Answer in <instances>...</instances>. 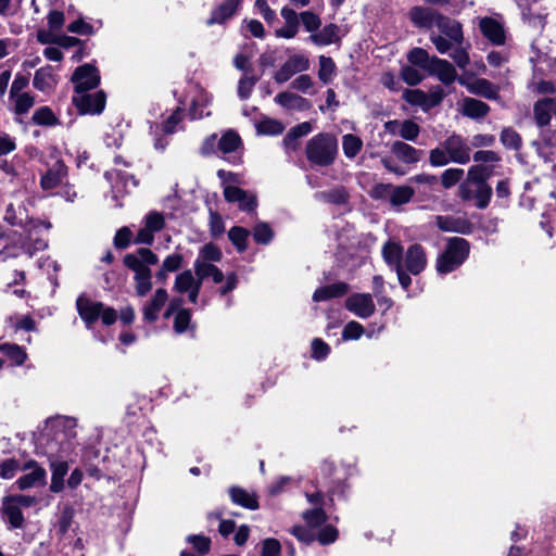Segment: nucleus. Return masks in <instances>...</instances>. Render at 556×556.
I'll list each match as a JSON object with an SVG mask.
<instances>
[{"label": "nucleus", "mask_w": 556, "mask_h": 556, "mask_svg": "<svg viewBox=\"0 0 556 556\" xmlns=\"http://www.w3.org/2000/svg\"><path fill=\"white\" fill-rule=\"evenodd\" d=\"M274 236V230L266 223H258L253 228V239L260 244L269 243Z\"/></svg>", "instance_id": "6e6d98bb"}, {"label": "nucleus", "mask_w": 556, "mask_h": 556, "mask_svg": "<svg viewBox=\"0 0 556 556\" xmlns=\"http://www.w3.org/2000/svg\"><path fill=\"white\" fill-rule=\"evenodd\" d=\"M464 169L462 168H447L441 175V182L445 189H450L462 180Z\"/></svg>", "instance_id": "4d7b16f0"}, {"label": "nucleus", "mask_w": 556, "mask_h": 556, "mask_svg": "<svg viewBox=\"0 0 556 556\" xmlns=\"http://www.w3.org/2000/svg\"><path fill=\"white\" fill-rule=\"evenodd\" d=\"M291 533L301 542L309 543L317 539L321 545L331 544L338 539V530L331 525L323 527L317 534L302 526L293 527Z\"/></svg>", "instance_id": "9b49d317"}, {"label": "nucleus", "mask_w": 556, "mask_h": 556, "mask_svg": "<svg viewBox=\"0 0 556 556\" xmlns=\"http://www.w3.org/2000/svg\"><path fill=\"white\" fill-rule=\"evenodd\" d=\"M198 282L199 278L190 269H187L176 276L174 290L178 293H186L192 290Z\"/></svg>", "instance_id": "a19ab883"}, {"label": "nucleus", "mask_w": 556, "mask_h": 556, "mask_svg": "<svg viewBox=\"0 0 556 556\" xmlns=\"http://www.w3.org/2000/svg\"><path fill=\"white\" fill-rule=\"evenodd\" d=\"M321 471L330 478L327 486L331 495L342 494L344 481L348 477L346 469L342 466L338 467L331 462H325L321 466Z\"/></svg>", "instance_id": "6ab92c4d"}, {"label": "nucleus", "mask_w": 556, "mask_h": 556, "mask_svg": "<svg viewBox=\"0 0 556 556\" xmlns=\"http://www.w3.org/2000/svg\"><path fill=\"white\" fill-rule=\"evenodd\" d=\"M106 94L100 90L94 93L88 91L75 92L72 98L73 104L80 114H100L105 106Z\"/></svg>", "instance_id": "6e6552de"}, {"label": "nucleus", "mask_w": 556, "mask_h": 556, "mask_svg": "<svg viewBox=\"0 0 556 556\" xmlns=\"http://www.w3.org/2000/svg\"><path fill=\"white\" fill-rule=\"evenodd\" d=\"M492 175V168L485 165H473L468 169L467 179L459 186V195L463 200L472 198L471 185L486 184Z\"/></svg>", "instance_id": "4468645a"}, {"label": "nucleus", "mask_w": 556, "mask_h": 556, "mask_svg": "<svg viewBox=\"0 0 556 556\" xmlns=\"http://www.w3.org/2000/svg\"><path fill=\"white\" fill-rule=\"evenodd\" d=\"M471 191L472 198L470 200H476L477 207H486L492 194L490 186L488 184L471 185Z\"/></svg>", "instance_id": "49530a36"}, {"label": "nucleus", "mask_w": 556, "mask_h": 556, "mask_svg": "<svg viewBox=\"0 0 556 556\" xmlns=\"http://www.w3.org/2000/svg\"><path fill=\"white\" fill-rule=\"evenodd\" d=\"M194 275L199 278V283H203L205 279L211 278L216 285L222 283L225 279L223 271L212 263L194 262Z\"/></svg>", "instance_id": "393cba45"}, {"label": "nucleus", "mask_w": 556, "mask_h": 556, "mask_svg": "<svg viewBox=\"0 0 556 556\" xmlns=\"http://www.w3.org/2000/svg\"><path fill=\"white\" fill-rule=\"evenodd\" d=\"M242 0H224L211 14L207 25L220 24L231 17Z\"/></svg>", "instance_id": "cd10ccee"}, {"label": "nucleus", "mask_w": 556, "mask_h": 556, "mask_svg": "<svg viewBox=\"0 0 556 556\" xmlns=\"http://www.w3.org/2000/svg\"><path fill=\"white\" fill-rule=\"evenodd\" d=\"M16 97L15 101V112L17 114H25L27 113L34 105V97L30 96L27 92L20 93Z\"/></svg>", "instance_id": "338daca9"}, {"label": "nucleus", "mask_w": 556, "mask_h": 556, "mask_svg": "<svg viewBox=\"0 0 556 556\" xmlns=\"http://www.w3.org/2000/svg\"><path fill=\"white\" fill-rule=\"evenodd\" d=\"M469 254V243L458 237L448 240L446 249L438 257L437 269L440 274H447L459 267Z\"/></svg>", "instance_id": "423d86ee"}, {"label": "nucleus", "mask_w": 556, "mask_h": 556, "mask_svg": "<svg viewBox=\"0 0 556 556\" xmlns=\"http://www.w3.org/2000/svg\"><path fill=\"white\" fill-rule=\"evenodd\" d=\"M123 263L134 273L136 294L141 298L147 295L153 287L150 267L159 263L157 255L148 248H139L126 254Z\"/></svg>", "instance_id": "f257e3e1"}, {"label": "nucleus", "mask_w": 556, "mask_h": 556, "mask_svg": "<svg viewBox=\"0 0 556 556\" xmlns=\"http://www.w3.org/2000/svg\"><path fill=\"white\" fill-rule=\"evenodd\" d=\"M313 130L309 122H303L292 127L283 139L287 150H295L299 147V139L308 135Z\"/></svg>", "instance_id": "c9c22d12"}, {"label": "nucleus", "mask_w": 556, "mask_h": 556, "mask_svg": "<svg viewBox=\"0 0 556 556\" xmlns=\"http://www.w3.org/2000/svg\"><path fill=\"white\" fill-rule=\"evenodd\" d=\"M241 144V139L233 130L226 131L218 140V150L223 153H231Z\"/></svg>", "instance_id": "09e8293b"}, {"label": "nucleus", "mask_w": 556, "mask_h": 556, "mask_svg": "<svg viewBox=\"0 0 556 556\" xmlns=\"http://www.w3.org/2000/svg\"><path fill=\"white\" fill-rule=\"evenodd\" d=\"M401 77L409 86H416L424 79V75L412 65H405L401 68Z\"/></svg>", "instance_id": "680f3d73"}, {"label": "nucleus", "mask_w": 556, "mask_h": 556, "mask_svg": "<svg viewBox=\"0 0 556 556\" xmlns=\"http://www.w3.org/2000/svg\"><path fill=\"white\" fill-rule=\"evenodd\" d=\"M439 15L440 13L437 11L422 7H414L409 11V18L412 23L419 28L434 27Z\"/></svg>", "instance_id": "5701e85b"}, {"label": "nucleus", "mask_w": 556, "mask_h": 556, "mask_svg": "<svg viewBox=\"0 0 556 556\" xmlns=\"http://www.w3.org/2000/svg\"><path fill=\"white\" fill-rule=\"evenodd\" d=\"M67 169L62 162H56L42 177L40 185L45 190L58 187L66 176Z\"/></svg>", "instance_id": "c756f323"}, {"label": "nucleus", "mask_w": 556, "mask_h": 556, "mask_svg": "<svg viewBox=\"0 0 556 556\" xmlns=\"http://www.w3.org/2000/svg\"><path fill=\"white\" fill-rule=\"evenodd\" d=\"M31 119L36 125L45 126H52L58 124L59 122L52 110L48 106H42L36 110L33 114Z\"/></svg>", "instance_id": "5fc2aeb1"}, {"label": "nucleus", "mask_w": 556, "mask_h": 556, "mask_svg": "<svg viewBox=\"0 0 556 556\" xmlns=\"http://www.w3.org/2000/svg\"><path fill=\"white\" fill-rule=\"evenodd\" d=\"M348 291L349 286L345 282H337L318 288L313 294V300L315 302L327 301L333 298L343 296Z\"/></svg>", "instance_id": "473e14b6"}, {"label": "nucleus", "mask_w": 556, "mask_h": 556, "mask_svg": "<svg viewBox=\"0 0 556 556\" xmlns=\"http://www.w3.org/2000/svg\"><path fill=\"white\" fill-rule=\"evenodd\" d=\"M404 265L409 274H420L427 265V256L424 248L419 244L410 245L405 253Z\"/></svg>", "instance_id": "aec40b11"}, {"label": "nucleus", "mask_w": 556, "mask_h": 556, "mask_svg": "<svg viewBox=\"0 0 556 556\" xmlns=\"http://www.w3.org/2000/svg\"><path fill=\"white\" fill-rule=\"evenodd\" d=\"M434 27L439 33L432 31L430 40L441 54L448 53L454 46H462L464 41L463 28L459 22L442 14L437 17Z\"/></svg>", "instance_id": "7ed1b4c3"}, {"label": "nucleus", "mask_w": 556, "mask_h": 556, "mask_svg": "<svg viewBox=\"0 0 556 556\" xmlns=\"http://www.w3.org/2000/svg\"><path fill=\"white\" fill-rule=\"evenodd\" d=\"M225 232V225L222 216L210 210V233L213 238H219Z\"/></svg>", "instance_id": "0e129e2a"}, {"label": "nucleus", "mask_w": 556, "mask_h": 556, "mask_svg": "<svg viewBox=\"0 0 556 556\" xmlns=\"http://www.w3.org/2000/svg\"><path fill=\"white\" fill-rule=\"evenodd\" d=\"M479 29L482 35L494 46H503L506 42V30L501 21L495 17L484 16L479 20Z\"/></svg>", "instance_id": "dca6fc26"}, {"label": "nucleus", "mask_w": 556, "mask_h": 556, "mask_svg": "<svg viewBox=\"0 0 556 556\" xmlns=\"http://www.w3.org/2000/svg\"><path fill=\"white\" fill-rule=\"evenodd\" d=\"M534 119L539 127L549 124L552 115L556 113V99H543L534 104Z\"/></svg>", "instance_id": "b1692460"}, {"label": "nucleus", "mask_w": 556, "mask_h": 556, "mask_svg": "<svg viewBox=\"0 0 556 556\" xmlns=\"http://www.w3.org/2000/svg\"><path fill=\"white\" fill-rule=\"evenodd\" d=\"M538 154L546 163L552 164L556 169V131L549 128H543L540 132V139L533 142Z\"/></svg>", "instance_id": "ddd939ff"}, {"label": "nucleus", "mask_w": 556, "mask_h": 556, "mask_svg": "<svg viewBox=\"0 0 556 556\" xmlns=\"http://www.w3.org/2000/svg\"><path fill=\"white\" fill-rule=\"evenodd\" d=\"M337 153L338 141L331 134L321 132L307 141L306 156L313 164L328 166L333 163Z\"/></svg>", "instance_id": "20e7f679"}, {"label": "nucleus", "mask_w": 556, "mask_h": 556, "mask_svg": "<svg viewBox=\"0 0 556 556\" xmlns=\"http://www.w3.org/2000/svg\"><path fill=\"white\" fill-rule=\"evenodd\" d=\"M300 18L304 28L306 31L311 33V35L316 33V30H318L321 25L320 17L311 11L302 12L300 14Z\"/></svg>", "instance_id": "bf43d9fd"}, {"label": "nucleus", "mask_w": 556, "mask_h": 556, "mask_svg": "<svg viewBox=\"0 0 556 556\" xmlns=\"http://www.w3.org/2000/svg\"><path fill=\"white\" fill-rule=\"evenodd\" d=\"M458 83L466 87V89L477 96L484 97L486 99H496L498 94V88L485 78L470 79L468 77H459Z\"/></svg>", "instance_id": "a211bd4d"}, {"label": "nucleus", "mask_w": 556, "mask_h": 556, "mask_svg": "<svg viewBox=\"0 0 556 556\" xmlns=\"http://www.w3.org/2000/svg\"><path fill=\"white\" fill-rule=\"evenodd\" d=\"M20 469H22V468L20 467V464L16 459H14V458L4 459L0 464V477L2 479H12Z\"/></svg>", "instance_id": "69168bd1"}, {"label": "nucleus", "mask_w": 556, "mask_h": 556, "mask_svg": "<svg viewBox=\"0 0 556 556\" xmlns=\"http://www.w3.org/2000/svg\"><path fill=\"white\" fill-rule=\"evenodd\" d=\"M470 146L459 135H451L441 144L430 151L429 162L434 167H440L454 162L467 164L470 161Z\"/></svg>", "instance_id": "f03ea898"}, {"label": "nucleus", "mask_w": 556, "mask_h": 556, "mask_svg": "<svg viewBox=\"0 0 556 556\" xmlns=\"http://www.w3.org/2000/svg\"><path fill=\"white\" fill-rule=\"evenodd\" d=\"M306 498L313 505V508L303 513V519L308 527L306 529L313 532L314 529L321 527L327 520V515L323 508L325 506V497L321 491H316L314 493H306Z\"/></svg>", "instance_id": "1a4fd4ad"}, {"label": "nucleus", "mask_w": 556, "mask_h": 556, "mask_svg": "<svg viewBox=\"0 0 556 556\" xmlns=\"http://www.w3.org/2000/svg\"><path fill=\"white\" fill-rule=\"evenodd\" d=\"M280 14L285 20V25L280 27V37L293 38L298 34L300 27L299 15L288 8H283L280 11Z\"/></svg>", "instance_id": "f704fd0d"}, {"label": "nucleus", "mask_w": 556, "mask_h": 556, "mask_svg": "<svg viewBox=\"0 0 556 556\" xmlns=\"http://www.w3.org/2000/svg\"><path fill=\"white\" fill-rule=\"evenodd\" d=\"M428 73L438 77V79L445 85L452 84L457 77L455 67L448 61L437 56H432Z\"/></svg>", "instance_id": "412c9836"}, {"label": "nucleus", "mask_w": 556, "mask_h": 556, "mask_svg": "<svg viewBox=\"0 0 556 556\" xmlns=\"http://www.w3.org/2000/svg\"><path fill=\"white\" fill-rule=\"evenodd\" d=\"M463 115L470 117V118H480L485 116L490 108L486 103L473 99V98H465L462 102V109H460Z\"/></svg>", "instance_id": "e433bc0d"}, {"label": "nucleus", "mask_w": 556, "mask_h": 556, "mask_svg": "<svg viewBox=\"0 0 556 556\" xmlns=\"http://www.w3.org/2000/svg\"><path fill=\"white\" fill-rule=\"evenodd\" d=\"M0 351L4 353L17 366L24 364L27 358L25 350L17 344H0Z\"/></svg>", "instance_id": "3c124183"}, {"label": "nucleus", "mask_w": 556, "mask_h": 556, "mask_svg": "<svg viewBox=\"0 0 556 556\" xmlns=\"http://www.w3.org/2000/svg\"><path fill=\"white\" fill-rule=\"evenodd\" d=\"M256 83V78L248 75V73L239 80L238 84V93L241 99H247L250 97L252 89Z\"/></svg>", "instance_id": "774afa93"}, {"label": "nucleus", "mask_w": 556, "mask_h": 556, "mask_svg": "<svg viewBox=\"0 0 556 556\" xmlns=\"http://www.w3.org/2000/svg\"><path fill=\"white\" fill-rule=\"evenodd\" d=\"M2 513L7 517L10 526L14 529L22 528L24 525V516L20 507L5 496L2 500Z\"/></svg>", "instance_id": "58836bf2"}, {"label": "nucleus", "mask_w": 556, "mask_h": 556, "mask_svg": "<svg viewBox=\"0 0 556 556\" xmlns=\"http://www.w3.org/2000/svg\"><path fill=\"white\" fill-rule=\"evenodd\" d=\"M364 333H365L364 327L359 323H357L355 320H351L343 328L342 339L344 341L357 340Z\"/></svg>", "instance_id": "052dcab7"}, {"label": "nucleus", "mask_w": 556, "mask_h": 556, "mask_svg": "<svg viewBox=\"0 0 556 556\" xmlns=\"http://www.w3.org/2000/svg\"><path fill=\"white\" fill-rule=\"evenodd\" d=\"M407 60L412 65L418 66L428 72L432 62V56H430L422 48H414L407 53Z\"/></svg>", "instance_id": "a18cd8bd"}, {"label": "nucleus", "mask_w": 556, "mask_h": 556, "mask_svg": "<svg viewBox=\"0 0 556 556\" xmlns=\"http://www.w3.org/2000/svg\"><path fill=\"white\" fill-rule=\"evenodd\" d=\"M345 307L359 318H368L375 313V303L369 293H354L345 300Z\"/></svg>", "instance_id": "f3484780"}, {"label": "nucleus", "mask_w": 556, "mask_h": 556, "mask_svg": "<svg viewBox=\"0 0 556 556\" xmlns=\"http://www.w3.org/2000/svg\"><path fill=\"white\" fill-rule=\"evenodd\" d=\"M250 231L243 227L235 226L228 231V238L239 253L248 249Z\"/></svg>", "instance_id": "79ce46f5"}, {"label": "nucleus", "mask_w": 556, "mask_h": 556, "mask_svg": "<svg viewBox=\"0 0 556 556\" xmlns=\"http://www.w3.org/2000/svg\"><path fill=\"white\" fill-rule=\"evenodd\" d=\"M34 87L40 91H50L56 85V77L51 66L39 68L34 76Z\"/></svg>", "instance_id": "72a5a7b5"}, {"label": "nucleus", "mask_w": 556, "mask_h": 556, "mask_svg": "<svg viewBox=\"0 0 556 556\" xmlns=\"http://www.w3.org/2000/svg\"><path fill=\"white\" fill-rule=\"evenodd\" d=\"M435 222L438 227L443 231L464 232L466 226L465 220L451 216H437Z\"/></svg>", "instance_id": "de8ad7c7"}, {"label": "nucleus", "mask_w": 556, "mask_h": 556, "mask_svg": "<svg viewBox=\"0 0 556 556\" xmlns=\"http://www.w3.org/2000/svg\"><path fill=\"white\" fill-rule=\"evenodd\" d=\"M218 177L223 179L224 198L229 203H237L240 211L253 213L257 207L256 194L243 190L239 187L229 185L230 181H237L236 175L223 169L218 170Z\"/></svg>", "instance_id": "39448f33"}, {"label": "nucleus", "mask_w": 556, "mask_h": 556, "mask_svg": "<svg viewBox=\"0 0 556 556\" xmlns=\"http://www.w3.org/2000/svg\"><path fill=\"white\" fill-rule=\"evenodd\" d=\"M72 81L75 84V92L89 91L100 84V75L94 66L84 64L75 70Z\"/></svg>", "instance_id": "2eb2a0df"}, {"label": "nucleus", "mask_w": 556, "mask_h": 556, "mask_svg": "<svg viewBox=\"0 0 556 556\" xmlns=\"http://www.w3.org/2000/svg\"><path fill=\"white\" fill-rule=\"evenodd\" d=\"M317 75L319 80L325 85L330 84L334 79L337 75V65L330 56L320 55L318 58Z\"/></svg>", "instance_id": "ea45409f"}, {"label": "nucleus", "mask_w": 556, "mask_h": 556, "mask_svg": "<svg viewBox=\"0 0 556 556\" xmlns=\"http://www.w3.org/2000/svg\"><path fill=\"white\" fill-rule=\"evenodd\" d=\"M22 470L29 471L16 480L18 490L24 491L35 486H43L47 483V471L43 467L39 466L37 462L29 460Z\"/></svg>", "instance_id": "f8f14e48"}, {"label": "nucleus", "mask_w": 556, "mask_h": 556, "mask_svg": "<svg viewBox=\"0 0 556 556\" xmlns=\"http://www.w3.org/2000/svg\"><path fill=\"white\" fill-rule=\"evenodd\" d=\"M229 495L235 504L240 505L244 508L256 509L258 507V502L255 494L249 493L242 488H230Z\"/></svg>", "instance_id": "4c0bfd02"}, {"label": "nucleus", "mask_w": 556, "mask_h": 556, "mask_svg": "<svg viewBox=\"0 0 556 556\" xmlns=\"http://www.w3.org/2000/svg\"><path fill=\"white\" fill-rule=\"evenodd\" d=\"M223 258L222 250L214 243L208 242L199 250V255L194 262H204L215 264Z\"/></svg>", "instance_id": "37998d69"}, {"label": "nucleus", "mask_w": 556, "mask_h": 556, "mask_svg": "<svg viewBox=\"0 0 556 556\" xmlns=\"http://www.w3.org/2000/svg\"><path fill=\"white\" fill-rule=\"evenodd\" d=\"M415 194L413 188L408 186H392L390 204L392 206H400L408 203Z\"/></svg>", "instance_id": "c03bdc74"}, {"label": "nucleus", "mask_w": 556, "mask_h": 556, "mask_svg": "<svg viewBox=\"0 0 556 556\" xmlns=\"http://www.w3.org/2000/svg\"><path fill=\"white\" fill-rule=\"evenodd\" d=\"M52 471L50 491L60 493L64 489V477L68 472V464L65 460H53L50 463Z\"/></svg>", "instance_id": "2f4dec72"}, {"label": "nucleus", "mask_w": 556, "mask_h": 556, "mask_svg": "<svg viewBox=\"0 0 556 556\" xmlns=\"http://www.w3.org/2000/svg\"><path fill=\"white\" fill-rule=\"evenodd\" d=\"M280 105L302 111L307 109L309 103L305 98L299 94L283 92L280 93Z\"/></svg>", "instance_id": "864d4df0"}, {"label": "nucleus", "mask_w": 556, "mask_h": 556, "mask_svg": "<svg viewBox=\"0 0 556 556\" xmlns=\"http://www.w3.org/2000/svg\"><path fill=\"white\" fill-rule=\"evenodd\" d=\"M76 305L79 316L88 326L96 323L100 317V313L102 311L101 302H93L89 299L79 296Z\"/></svg>", "instance_id": "4be33fe9"}, {"label": "nucleus", "mask_w": 556, "mask_h": 556, "mask_svg": "<svg viewBox=\"0 0 556 556\" xmlns=\"http://www.w3.org/2000/svg\"><path fill=\"white\" fill-rule=\"evenodd\" d=\"M363 147V141L357 136L352 134L342 137L343 153L348 159L355 157Z\"/></svg>", "instance_id": "8fccbe9b"}, {"label": "nucleus", "mask_w": 556, "mask_h": 556, "mask_svg": "<svg viewBox=\"0 0 556 556\" xmlns=\"http://www.w3.org/2000/svg\"><path fill=\"white\" fill-rule=\"evenodd\" d=\"M382 257L393 269L403 266V248L399 242L389 240L382 247Z\"/></svg>", "instance_id": "7c9ffc66"}, {"label": "nucleus", "mask_w": 556, "mask_h": 556, "mask_svg": "<svg viewBox=\"0 0 556 556\" xmlns=\"http://www.w3.org/2000/svg\"><path fill=\"white\" fill-rule=\"evenodd\" d=\"M309 68V59L304 52L293 49L286 50V60L280 65V81L288 80L299 73H303Z\"/></svg>", "instance_id": "9d476101"}, {"label": "nucleus", "mask_w": 556, "mask_h": 556, "mask_svg": "<svg viewBox=\"0 0 556 556\" xmlns=\"http://www.w3.org/2000/svg\"><path fill=\"white\" fill-rule=\"evenodd\" d=\"M168 299L167 291L163 288L157 289L151 300L143 307V317L148 321H155L159 312Z\"/></svg>", "instance_id": "bb28decb"}, {"label": "nucleus", "mask_w": 556, "mask_h": 556, "mask_svg": "<svg viewBox=\"0 0 556 556\" xmlns=\"http://www.w3.org/2000/svg\"><path fill=\"white\" fill-rule=\"evenodd\" d=\"M144 226L153 233L163 230L165 227L164 215L160 212H150L144 217Z\"/></svg>", "instance_id": "13d9d810"}, {"label": "nucleus", "mask_w": 556, "mask_h": 556, "mask_svg": "<svg viewBox=\"0 0 556 556\" xmlns=\"http://www.w3.org/2000/svg\"><path fill=\"white\" fill-rule=\"evenodd\" d=\"M500 140L504 147L518 151L522 146L520 135L511 127H506L502 130Z\"/></svg>", "instance_id": "603ef678"}, {"label": "nucleus", "mask_w": 556, "mask_h": 556, "mask_svg": "<svg viewBox=\"0 0 556 556\" xmlns=\"http://www.w3.org/2000/svg\"><path fill=\"white\" fill-rule=\"evenodd\" d=\"M391 152L405 164L417 163L422 155V151L417 150L403 141L393 142L391 146Z\"/></svg>", "instance_id": "c85d7f7f"}, {"label": "nucleus", "mask_w": 556, "mask_h": 556, "mask_svg": "<svg viewBox=\"0 0 556 556\" xmlns=\"http://www.w3.org/2000/svg\"><path fill=\"white\" fill-rule=\"evenodd\" d=\"M419 132L420 128L415 122L410 119H405L404 122H402L400 137H402L403 139L408 141H415Z\"/></svg>", "instance_id": "e2e57ef3"}, {"label": "nucleus", "mask_w": 556, "mask_h": 556, "mask_svg": "<svg viewBox=\"0 0 556 556\" xmlns=\"http://www.w3.org/2000/svg\"><path fill=\"white\" fill-rule=\"evenodd\" d=\"M445 93L440 86L430 89L428 93L420 89H405L403 99L410 105L420 106L424 111L437 106L443 100Z\"/></svg>", "instance_id": "0eeeda50"}, {"label": "nucleus", "mask_w": 556, "mask_h": 556, "mask_svg": "<svg viewBox=\"0 0 556 556\" xmlns=\"http://www.w3.org/2000/svg\"><path fill=\"white\" fill-rule=\"evenodd\" d=\"M309 40L318 47L336 43L340 40V28L336 24H328L323 29L312 34Z\"/></svg>", "instance_id": "a878e982"}]
</instances>
